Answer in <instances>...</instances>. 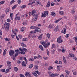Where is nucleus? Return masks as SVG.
<instances>
[{
    "label": "nucleus",
    "mask_w": 77,
    "mask_h": 77,
    "mask_svg": "<svg viewBox=\"0 0 77 77\" xmlns=\"http://www.w3.org/2000/svg\"><path fill=\"white\" fill-rule=\"evenodd\" d=\"M7 21L8 23H9V22H11V20L9 19H8L7 20Z\"/></svg>",
    "instance_id": "61"
},
{
    "label": "nucleus",
    "mask_w": 77,
    "mask_h": 77,
    "mask_svg": "<svg viewBox=\"0 0 77 77\" xmlns=\"http://www.w3.org/2000/svg\"><path fill=\"white\" fill-rule=\"evenodd\" d=\"M51 5L52 6H54L55 5V3L52 2L51 3Z\"/></svg>",
    "instance_id": "63"
},
{
    "label": "nucleus",
    "mask_w": 77,
    "mask_h": 77,
    "mask_svg": "<svg viewBox=\"0 0 77 77\" xmlns=\"http://www.w3.org/2000/svg\"><path fill=\"white\" fill-rule=\"evenodd\" d=\"M36 26H32L30 27L31 29H36Z\"/></svg>",
    "instance_id": "36"
},
{
    "label": "nucleus",
    "mask_w": 77,
    "mask_h": 77,
    "mask_svg": "<svg viewBox=\"0 0 77 77\" xmlns=\"http://www.w3.org/2000/svg\"><path fill=\"white\" fill-rule=\"evenodd\" d=\"M9 11H10V9L9 7H8L7 8H6L5 12L6 14L8 13V12H9Z\"/></svg>",
    "instance_id": "22"
},
{
    "label": "nucleus",
    "mask_w": 77,
    "mask_h": 77,
    "mask_svg": "<svg viewBox=\"0 0 77 77\" xmlns=\"http://www.w3.org/2000/svg\"><path fill=\"white\" fill-rule=\"evenodd\" d=\"M62 37L61 36L59 37L57 39V42L59 44H60L62 42Z\"/></svg>",
    "instance_id": "5"
},
{
    "label": "nucleus",
    "mask_w": 77,
    "mask_h": 77,
    "mask_svg": "<svg viewBox=\"0 0 77 77\" xmlns=\"http://www.w3.org/2000/svg\"><path fill=\"white\" fill-rule=\"evenodd\" d=\"M22 48L23 49V50L25 52H27L28 51V50L27 49H26L24 47H22Z\"/></svg>",
    "instance_id": "23"
},
{
    "label": "nucleus",
    "mask_w": 77,
    "mask_h": 77,
    "mask_svg": "<svg viewBox=\"0 0 77 77\" xmlns=\"http://www.w3.org/2000/svg\"><path fill=\"white\" fill-rule=\"evenodd\" d=\"M5 69H1V71L2 72H5Z\"/></svg>",
    "instance_id": "62"
},
{
    "label": "nucleus",
    "mask_w": 77,
    "mask_h": 77,
    "mask_svg": "<svg viewBox=\"0 0 77 77\" xmlns=\"http://www.w3.org/2000/svg\"><path fill=\"white\" fill-rule=\"evenodd\" d=\"M42 44L43 45L44 47L45 48H46L47 47H48V46L50 45V42H48L46 43L44 42H42Z\"/></svg>",
    "instance_id": "1"
},
{
    "label": "nucleus",
    "mask_w": 77,
    "mask_h": 77,
    "mask_svg": "<svg viewBox=\"0 0 77 77\" xmlns=\"http://www.w3.org/2000/svg\"><path fill=\"white\" fill-rule=\"evenodd\" d=\"M59 13L60 15H64V12L63 11H59Z\"/></svg>",
    "instance_id": "15"
},
{
    "label": "nucleus",
    "mask_w": 77,
    "mask_h": 77,
    "mask_svg": "<svg viewBox=\"0 0 77 77\" xmlns=\"http://www.w3.org/2000/svg\"><path fill=\"white\" fill-rule=\"evenodd\" d=\"M5 1H3L1 2H0V5H2V4H4V3H5Z\"/></svg>",
    "instance_id": "53"
},
{
    "label": "nucleus",
    "mask_w": 77,
    "mask_h": 77,
    "mask_svg": "<svg viewBox=\"0 0 77 77\" xmlns=\"http://www.w3.org/2000/svg\"><path fill=\"white\" fill-rule=\"evenodd\" d=\"M22 24L23 25H24V26H26L27 25V23L26 22H23Z\"/></svg>",
    "instance_id": "59"
},
{
    "label": "nucleus",
    "mask_w": 77,
    "mask_h": 77,
    "mask_svg": "<svg viewBox=\"0 0 77 77\" xmlns=\"http://www.w3.org/2000/svg\"><path fill=\"white\" fill-rule=\"evenodd\" d=\"M32 74L34 75V76H35V77H38V75L35 73V72H32Z\"/></svg>",
    "instance_id": "33"
},
{
    "label": "nucleus",
    "mask_w": 77,
    "mask_h": 77,
    "mask_svg": "<svg viewBox=\"0 0 77 77\" xmlns=\"http://www.w3.org/2000/svg\"><path fill=\"white\" fill-rule=\"evenodd\" d=\"M33 65L32 64H30L29 66V68H33Z\"/></svg>",
    "instance_id": "55"
},
{
    "label": "nucleus",
    "mask_w": 77,
    "mask_h": 77,
    "mask_svg": "<svg viewBox=\"0 0 77 77\" xmlns=\"http://www.w3.org/2000/svg\"><path fill=\"white\" fill-rule=\"evenodd\" d=\"M9 71V69H7L5 71V73L6 74H7V73H8V72Z\"/></svg>",
    "instance_id": "56"
},
{
    "label": "nucleus",
    "mask_w": 77,
    "mask_h": 77,
    "mask_svg": "<svg viewBox=\"0 0 77 77\" xmlns=\"http://www.w3.org/2000/svg\"><path fill=\"white\" fill-rule=\"evenodd\" d=\"M7 66H11L12 65V64H11V62L9 61H7Z\"/></svg>",
    "instance_id": "14"
},
{
    "label": "nucleus",
    "mask_w": 77,
    "mask_h": 77,
    "mask_svg": "<svg viewBox=\"0 0 77 77\" xmlns=\"http://www.w3.org/2000/svg\"><path fill=\"white\" fill-rule=\"evenodd\" d=\"M56 47V45L54 44H52V49H53V48H54Z\"/></svg>",
    "instance_id": "49"
},
{
    "label": "nucleus",
    "mask_w": 77,
    "mask_h": 77,
    "mask_svg": "<svg viewBox=\"0 0 77 77\" xmlns=\"http://www.w3.org/2000/svg\"><path fill=\"white\" fill-rule=\"evenodd\" d=\"M35 13H36V10H34L32 11V15H33V14H35Z\"/></svg>",
    "instance_id": "29"
},
{
    "label": "nucleus",
    "mask_w": 77,
    "mask_h": 77,
    "mask_svg": "<svg viewBox=\"0 0 77 77\" xmlns=\"http://www.w3.org/2000/svg\"><path fill=\"white\" fill-rule=\"evenodd\" d=\"M50 1H48V2L47 4L46 5V7L48 8V7H50Z\"/></svg>",
    "instance_id": "25"
},
{
    "label": "nucleus",
    "mask_w": 77,
    "mask_h": 77,
    "mask_svg": "<svg viewBox=\"0 0 77 77\" xmlns=\"http://www.w3.org/2000/svg\"><path fill=\"white\" fill-rule=\"evenodd\" d=\"M63 59L64 60V62L65 64H66V60L65 59V58L64 56H63Z\"/></svg>",
    "instance_id": "24"
},
{
    "label": "nucleus",
    "mask_w": 77,
    "mask_h": 77,
    "mask_svg": "<svg viewBox=\"0 0 77 77\" xmlns=\"http://www.w3.org/2000/svg\"><path fill=\"white\" fill-rule=\"evenodd\" d=\"M14 69L15 71H16V72L18 71V68L17 67H14Z\"/></svg>",
    "instance_id": "39"
},
{
    "label": "nucleus",
    "mask_w": 77,
    "mask_h": 77,
    "mask_svg": "<svg viewBox=\"0 0 77 77\" xmlns=\"http://www.w3.org/2000/svg\"><path fill=\"white\" fill-rule=\"evenodd\" d=\"M24 29H25V28L24 27H22L21 28V32H24Z\"/></svg>",
    "instance_id": "54"
},
{
    "label": "nucleus",
    "mask_w": 77,
    "mask_h": 77,
    "mask_svg": "<svg viewBox=\"0 0 77 77\" xmlns=\"http://www.w3.org/2000/svg\"><path fill=\"white\" fill-rule=\"evenodd\" d=\"M62 18H60L56 20L55 21V23H58V22H59V21H60V20H62Z\"/></svg>",
    "instance_id": "19"
},
{
    "label": "nucleus",
    "mask_w": 77,
    "mask_h": 77,
    "mask_svg": "<svg viewBox=\"0 0 77 77\" xmlns=\"http://www.w3.org/2000/svg\"><path fill=\"white\" fill-rule=\"evenodd\" d=\"M41 17H46V14H44V13H42V15H41Z\"/></svg>",
    "instance_id": "34"
},
{
    "label": "nucleus",
    "mask_w": 77,
    "mask_h": 77,
    "mask_svg": "<svg viewBox=\"0 0 77 77\" xmlns=\"http://www.w3.org/2000/svg\"><path fill=\"white\" fill-rule=\"evenodd\" d=\"M44 14L46 15V16H47V15H48V11H45L44 12Z\"/></svg>",
    "instance_id": "26"
},
{
    "label": "nucleus",
    "mask_w": 77,
    "mask_h": 77,
    "mask_svg": "<svg viewBox=\"0 0 77 77\" xmlns=\"http://www.w3.org/2000/svg\"><path fill=\"white\" fill-rule=\"evenodd\" d=\"M21 18L20 16H18L17 17H15V20H20Z\"/></svg>",
    "instance_id": "20"
},
{
    "label": "nucleus",
    "mask_w": 77,
    "mask_h": 77,
    "mask_svg": "<svg viewBox=\"0 0 77 77\" xmlns=\"http://www.w3.org/2000/svg\"><path fill=\"white\" fill-rule=\"evenodd\" d=\"M46 51L47 52V55L48 56H49V51H48V49H47Z\"/></svg>",
    "instance_id": "60"
},
{
    "label": "nucleus",
    "mask_w": 77,
    "mask_h": 77,
    "mask_svg": "<svg viewBox=\"0 0 77 77\" xmlns=\"http://www.w3.org/2000/svg\"><path fill=\"white\" fill-rule=\"evenodd\" d=\"M40 28H38L36 26V29H35L34 31V33H36L37 32H39L41 33V30H39L38 29H39Z\"/></svg>",
    "instance_id": "2"
},
{
    "label": "nucleus",
    "mask_w": 77,
    "mask_h": 77,
    "mask_svg": "<svg viewBox=\"0 0 77 77\" xmlns=\"http://www.w3.org/2000/svg\"><path fill=\"white\" fill-rule=\"evenodd\" d=\"M65 72H66V74H68H68H70V72H69L67 70H65Z\"/></svg>",
    "instance_id": "32"
},
{
    "label": "nucleus",
    "mask_w": 77,
    "mask_h": 77,
    "mask_svg": "<svg viewBox=\"0 0 77 77\" xmlns=\"http://www.w3.org/2000/svg\"><path fill=\"white\" fill-rule=\"evenodd\" d=\"M63 30H62L61 31V33H64V34H65L66 33V29L65 28H64L63 29Z\"/></svg>",
    "instance_id": "13"
},
{
    "label": "nucleus",
    "mask_w": 77,
    "mask_h": 77,
    "mask_svg": "<svg viewBox=\"0 0 77 77\" xmlns=\"http://www.w3.org/2000/svg\"><path fill=\"white\" fill-rule=\"evenodd\" d=\"M53 69V67L52 66H50L48 68V71H50L51 69Z\"/></svg>",
    "instance_id": "43"
},
{
    "label": "nucleus",
    "mask_w": 77,
    "mask_h": 77,
    "mask_svg": "<svg viewBox=\"0 0 77 77\" xmlns=\"http://www.w3.org/2000/svg\"><path fill=\"white\" fill-rule=\"evenodd\" d=\"M34 16L35 17V18H34L33 20V21H36L37 20V19H38V14H34Z\"/></svg>",
    "instance_id": "7"
},
{
    "label": "nucleus",
    "mask_w": 77,
    "mask_h": 77,
    "mask_svg": "<svg viewBox=\"0 0 77 77\" xmlns=\"http://www.w3.org/2000/svg\"><path fill=\"white\" fill-rule=\"evenodd\" d=\"M59 76V74H58L55 73V74H54V77H56V76Z\"/></svg>",
    "instance_id": "51"
},
{
    "label": "nucleus",
    "mask_w": 77,
    "mask_h": 77,
    "mask_svg": "<svg viewBox=\"0 0 77 77\" xmlns=\"http://www.w3.org/2000/svg\"><path fill=\"white\" fill-rule=\"evenodd\" d=\"M47 36L48 39L50 38V34L48 33L47 34Z\"/></svg>",
    "instance_id": "48"
},
{
    "label": "nucleus",
    "mask_w": 77,
    "mask_h": 77,
    "mask_svg": "<svg viewBox=\"0 0 77 77\" xmlns=\"http://www.w3.org/2000/svg\"><path fill=\"white\" fill-rule=\"evenodd\" d=\"M21 46H22V47H26V46H27V45L26 44H24V43L22 42L21 43Z\"/></svg>",
    "instance_id": "27"
},
{
    "label": "nucleus",
    "mask_w": 77,
    "mask_h": 77,
    "mask_svg": "<svg viewBox=\"0 0 77 77\" xmlns=\"http://www.w3.org/2000/svg\"><path fill=\"white\" fill-rule=\"evenodd\" d=\"M15 52H16L15 54V56H18V54H20V52L19 51V50L18 49L15 50Z\"/></svg>",
    "instance_id": "8"
},
{
    "label": "nucleus",
    "mask_w": 77,
    "mask_h": 77,
    "mask_svg": "<svg viewBox=\"0 0 77 77\" xmlns=\"http://www.w3.org/2000/svg\"><path fill=\"white\" fill-rule=\"evenodd\" d=\"M9 54L10 56H12L14 55V54L15 53V51L14 50H10L9 52Z\"/></svg>",
    "instance_id": "3"
},
{
    "label": "nucleus",
    "mask_w": 77,
    "mask_h": 77,
    "mask_svg": "<svg viewBox=\"0 0 77 77\" xmlns=\"http://www.w3.org/2000/svg\"><path fill=\"white\" fill-rule=\"evenodd\" d=\"M49 28L50 29H52L53 28V26L51 25H50L49 26Z\"/></svg>",
    "instance_id": "58"
},
{
    "label": "nucleus",
    "mask_w": 77,
    "mask_h": 77,
    "mask_svg": "<svg viewBox=\"0 0 77 77\" xmlns=\"http://www.w3.org/2000/svg\"><path fill=\"white\" fill-rule=\"evenodd\" d=\"M23 41H28V38H23Z\"/></svg>",
    "instance_id": "44"
},
{
    "label": "nucleus",
    "mask_w": 77,
    "mask_h": 77,
    "mask_svg": "<svg viewBox=\"0 0 77 77\" xmlns=\"http://www.w3.org/2000/svg\"><path fill=\"white\" fill-rule=\"evenodd\" d=\"M16 56H15H15H13L12 59H13V60H14V61H15V58L16 57Z\"/></svg>",
    "instance_id": "50"
},
{
    "label": "nucleus",
    "mask_w": 77,
    "mask_h": 77,
    "mask_svg": "<svg viewBox=\"0 0 77 77\" xmlns=\"http://www.w3.org/2000/svg\"><path fill=\"white\" fill-rule=\"evenodd\" d=\"M24 75L23 74H20V77H24Z\"/></svg>",
    "instance_id": "64"
},
{
    "label": "nucleus",
    "mask_w": 77,
    "mask_h": 77,
    "mask_svg": "<svg viewBox=\"0 0 77 77\" xmlns=\"http://www.w3.org/2000/svg\"><path fill=\"white\" fill-rule=\"evenodd\" d=\"M19 51H20V53L22 54H25V52L23 51V49H22L21 47L19 48Z\"/></svg>",
    "instance_id": "6"
},
{
    "label": "nucleus",
    "mask_w": 77,
    "mask_h": 77,
    "mask_svg": "<svg viewBox=\"0 0 77 77\" xmlns=\"http://www.w3.org/2000/svg\"><path fill=\"white\" fill-rule=\"evenodd\" d=\"M55 32H57L59 31V26H56L54 30Z\"/></svg>",
    "instance_id": "16"
},
{
    "label": "nucleus",
    "mask_w": 77,
    "mask_h": 77,
    "mask_svg": "<svg viewBox=\"0 0 77 77\" xmlns=\"http://www.w3.org/2000/svg\"><path fill=\"white\" fill-rule=\"evenodd\" d=\"M35 72L38 75L41 74V72L38 71H35Z\"/></svg>",
    "instance_id": "45"
},
{
    "label": "nucleus",
    "mask_w": 77,
    "mask_h": 77,
    "mask_svg": "<svg viewBox=\"0 0 77 77\" xmlns=\"http://www.w3.org/2000/svg\"><path fill=\"white\" fill-rule=\"evenodd\" d=\"M27 62H26V63L24 62V61H23L22 62V65L23 66H26V65H27Z\"/></svg>",
    "instance_id": "12"
},
{
    "label": "nucleus",
    "mask_w": 77,
    "mask_h": 77,
    "mask_svg": "<svg viewBox=\"0 0 77 77\" xmlns=\"http://www.w3.org/2000/svg\"><path fill=\"white\" fill-rule=\"evenodd\" d=\"M7 23H8L6 22H5V24L2 25V27L3 29H5V27H6V24Z\"/></svg>",
    "instance_id": "17"
},
{
    "label": "nucleus",
    "mask_w": 77,
    "mask_h": 77,
    "mask_svg": "<svg viewBox=\"0 0 77 77\" xmlns=\"http://www.w3.org/2000/svg\"><path fill=\"white\" fill-rule=\"evenodd\" d=\"M51 15L53 17H55L56 16V13L54 12H51Z\"/></svg>",
    "instance_id": "18"
},
{
    "label": "nucleus",
    "mask_w": 77,
    "mask_h": 77,
    "mask_svg": "<svg viewBox=\"0 0 77 77\" xmlns=\"http://www.w3.org/2000/svg\"><path fill=\"white\" fill-rule=\"evenodd\" d=\"M17 2L18 4H20L21 3V0H18Z\"/></svg>",
    "instance_id": "57"
},
{
    "label": "nucleus",
    "mask_w": 77,
    "mask_h": 77,
    "mask_svg": "<svg viewBox=\"0 0 77 77\" xmlns=\"http://www.w3.org/2000/svg\"><path fill=\"white\" fill-rule=\"evenodd\" d=\"M30 74V72H27L25 74V76L26 77H27L28 76V75H29Z\"/></svg>",
    "instance_id": "35"
},
{
    "label": "nucleus",
    "mask_w": 77,
    "mask_h": 77,
    "mask_svg": "<svg viewBox=\"0 0 77 77\" xmlns=\"http://www.w3.org/2000/svg\"><path fill=\"white\" fill-rule=\"evenodd\" d=\"M61 48L62 49L61 51H62V53H64L65 52V48H64V47L61 46Z\"/></svg>",
    "instance_id": "11"
},
{
    "label": "nucleus",
    "mask_w": 77,
    "mask_h": 77,
    "mask_svg": "<svg viewBox=\"0 0 77 77\" xmlns=\"http://www.w3.org/2000/svg\"><path fill=\"white\" fill-rule=\"evenodd\" d=\"M34 69H38V66L36 65L35 66Z\"/></svg>",
    "instance_id": "40"
},
{
    "label": "nucleus",
    "mask_w": 77,
    "mask_h": 77,
    "mask_svg": "<svg viewBox=\"0 0 77 77\" xmlns=\"http://www.w3.org/2000/svg\"><path fill=\"white\" fill-rule=\"evenodd\" d=\"M17 5H15L13 7H12V9H15V8H16V7H17Z\"/></svg>",
    "instance_id": "41"
},
{
    "label": "nucleus",
    "mask_w": 77,
    "mask_h": 77,
    "mask_svg": "<svg viewBox=\"0 0 77 77\" xmlns=\"http://www.w3.org/2000/svg\"><path fill=\"white\" fill-rule=\"evenodd\" d=\"M35 3V2L34 1L32 2L29 3V4H28V6H30V5H33V4Z\"/></svg>",
    "instance_id": "28"
},
{
    "label": "nucleus",
    "mask_w": 77,
    "mask_h": 77,
    "mask_svg": "<svg viewBox=\"0 0 77 77\" xmlns=\"http://www.w3.org/2000/svg\"><path fill=\"white\" fill-rule=\"evenodd\" d=\"M26 7V5H23L21 6V8L22 9H24V8H25Z\"/></svg>",
    "instance_id": "38"
},
{
    "label": "nucleus",
    "mask_w": 77,
    "mask_h": 77,
    "mask_svg": "<svg viewBox=\"0 0 77 77\" xmlns=\"http://www.w3.org/2000/svg\"><path fill=\"white\" fill-rule=\"evenodd\" d=\"M29 61H34V59L33 58H30L29 60Z\"/></svg>",
    "instance_id": "52"
},
{
    "label": "nucleus",
    "mask_w": 77,
    "mask_h": 77,
    "mask_svg": "<svg viewBox=\"0 0 77 77\" xmlns=\"http://www.w3.org/2000/svg\"><path fill=\"white\" fill-rule=\"evenodd\" d=\"M5 24L6 25V26H5V29L6 31L8 32V31H9V24L7 23H6Z\"/></svg>",
    "instance_id": "4"
},
{
    "label": "nucleus",
    "mask_w": 77,
    "mask_h": 77,
    "mask_svg": "<svg viewBox=\"0 0 77 77\" xmlns=\"http://www.w3.org/2000/svg\"><path fill=\"white\" fill-rule=\"evenodd\" d=\"M42 36H43V34H41L39 36H38V39L39 40H41V39H42Z\"/></svg>",
    "instance_id": "10"
},
{
    "label": "nucleus",
    "mask_w": 77,
    "mask_h": 77,
    "mask_svg": "<svg viewBox=\"0 0 77 77\" xmlns=\"http://www.w3.org/2000/svg\"><path fill=\"white\" fill-rule=\"evenodd\" d=\"M13 15H14V14L13 13H12L10 14V16L11 18V20H13L12 18V16H13Z\"/></svg>",
    "instance_id": "42"
},
{
    "label": "nucleus",
    "mask_w": 77,
    "mask_h": 77,
    "mask_svg": "<svg viewBox=\"0 0 77 77\" xmlns=\"http://www.w3.org/2000/svg\"><path fill=\"white\" fill-rule=\"evenodd\" d=\"M75 12V11L74 10H72L71 11V13L72 14H74V13Z\"/></svg>",
    "instance_id": "46"
},
{
    "label": "nucleus",
    "mask_w": 77,
    "mask_h": 77,
    "mask_svg": "<svg viewBox=\"0 0 77 77\" xmlns=\"http://www.w3.org/2000/svg\"><path fill=\"white\" fill-rule=\"evenodd\" d=\"M69 37V34H66L65 36V37L66 38H68Z\"/></svg>",
    "instance_id": "47"
},
{
    "label": "nucleus",
    "mask_w": 77,
    "mask_h": 77,
    "mask_svg": "<svg viewBox=\"0 0 77 77\" xmlns=\"http://www.w3.org/2000/svg\"><path fill=\"white\" fill-rule=\"evenodd\" d=\"M48 74L49 75V76L51 77H54V74H53L50 71L48 72Z\"/></svg>",
    "instance_id": "9"
},
{
    "label": "nucleus",
    "mask_w": 77,
    "mask_h": 77,
    "mask_svg": "<svg viewBox=\"0 0 77 77\" xmlns=\"http://www.w3.org/2000/svg\"><path fill=\"white\" fill-rule=\"evenodd\" d=\"M69 57H74V55L72 54H69Z\"/></svg>",
    "instance_id": "30"
},
{
    "label": "nucleus",
    "mask_w": 77,
    "mask_h": 77,
    "mask_svg": "<svg viewBox=\"0 0 77 77\" xmlns=\"http://www.w3.org/2000/svg\"><path fill=\"white\" fill-rule=\"evenodd\" d=\"M5 40L6 41H11V39L9 38H6L5 39Z\"/></svg>",
    "instance_id": "37"
},
{
    "label": "nucleus",
    "mask_w": 77,
    "mask_h": 77,
    "mask_svg": "<svg viewBox=\"0 0 77 77\" xmlns=\"http://www.w3.org/2000/svg\"><path fill=\"white\" fill-rule=\"evenodd\" d=\"M15 1L14 0H12L10 2V5H12L13 3H15Z\"/></svg>",
    "instance_id": "31"
},
{
    "label": "nucleus",
    "mask_w": 77,
    "mask_h": 77,
    "mask_svg": "<svg viewBox=\"0 0 77 77\" xmlns=\"http://www.w3.org/2000/svg\"><path fill=\"white\" fill-rule=\"evenodd\" d=\"M39 48H40L41 51H44V48H43V46H42V45H39Z\"/></svg>",
    "instance_id": "21"
}]
</instances>
